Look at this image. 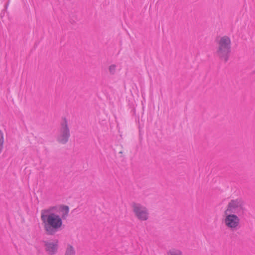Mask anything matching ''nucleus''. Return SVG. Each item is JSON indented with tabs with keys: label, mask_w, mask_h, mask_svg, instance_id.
Listing matches in <instances>:
<instances>
[{
	"label": "nucleus",
	"mask_w": 255,
	"mask_h": 255,
	"mask_svg": "<svg viewBox=\"0 0 255 255\" xmlns=\"http://www.w3.org/2000/svg\"><path fill=\"white\" fill-rule=\"evenodd\" d=\"M69 212L68 206L58 205L42 211L41 214L43 228L48 235H53L61 230L63 227V219Z\"/></svg>",
	"instance_id": "nucleus-1"
},
{
	"label": "nucleus",
	"mask_w": 255,
	"mask_h": 255,
	"mask_svg": "<svg viewBox=\"0 0 255 255\" xmlns=\"http://www.w3.org/2000/svg\"><path fill=\"white\" fill-rule=\"evenodd\" d=\"M245 208L243 201L241 199L230 200L224 211L222 223L230 231H236L241 226L240 215L243 214Z\"/></svg>",
	"instance_id": "nucleus-2"
},
{
	"label": "nucleus",
	"mask_w": 255,
	"mask_h": 255,
	"mask_svg": "<svg viewBox=\"0 0 255 255\" xmlns=\"http://www.w3.org/2000/svg\"><path fill=\"white\" fill-rule=\"evenodd\" d=\"M215 56L221 61L227 62L231 55L232 49V39L227 35H220L215 39Z\"/></svg>",
	"instance_id": "nucleus-3"
},
{
	"label": "nucleus",
	"mask_w": 255,
	"mask_h": 255,
	"mask_svg": "<svg viewBox=\"0 0 255 255\" xmlns=\"http://www.w3.org/2000/svg\"><path fill=\"white\" fill-rule=\"evenodd\" d=\"M134 217L140 221H146L149 218V213L147 208L138 202H132L131 205Z\"/></svg>",
	"instance_id": "nucleus-4"
},
{
	"label": "nucleus",
	"mask_w": 255,
	"mask_h": 255,
	"mask_svg": "<svg viewBox=\"0 0 255 255\" xmlns=\"http://www.w3.org/2000/svg\"><path fill=\"white\" fill-rule=\"evenodd\" d=\"M70 136V129L66 121H64L61 127L57 136V141L61 144L67 142Z\"/></svg>",
	"instance_id": "nucleus-5"
},
{
	"label": "nucleus",
	"mask_w": 255,
	"mask_h": 255,
	"mask_svg": "<svg viewBox=\"0 0 255 255\" xmlns=\"http://www.w3.org/2000/svg\"><path fill=\"white\" fill-rule=\"evenodd\" d=\"M46 252L50 255L55 254L58 249L57 242H47L45 244Z\"/></svg>",
	"instance_id": "nucleus-6"
},
{
	"label": "nucleus",
	"mask_w": 255,
	"mask_h": 255,
	"mask_svg": "<svg viewBox=\"0 0 255 255\" xmlns=\"http://www.w3.org/2000/svg\"><path fill=\"white\" fill-rule=\"evenodd\" d=\"M74 248L71 245H68L65 250L64 255H75Z\"/></svg>",
	"instance_id": "nucleus-7"
},
{
	"label": "nucleus",
	"mask_w": 255,
	"mask_h": 255,
	"mask_svg": "<svg viewBox=\"0 0 255 255\" xmlns=\"http://www.w3.org/2000/svg\"><path fill=\"white\" fill-rule=\"evenodd\" d=\"M167 254V255H183V252L179 249L173 248L169 250Z\"/></svg>",
	"instance_id": "nucleus-8"
},
{
	"label": "nucleus",
	"mask_w": 255,
	"mask_h": 255,
	"mask_svg": "<svg viewBox=\"0 0 255 255\" xmlns=\"http://www.w3.org/2000/svg\"><path fill=\"white\" fill-rule=\"evenodd\" d=\"M4 143V136L3 132L0 129V154L2 152L3 149Z\"/></svg>",
	"instance_id": "nucleus-9"
}]
</instances>
